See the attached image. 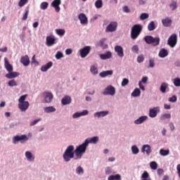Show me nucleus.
<instances>
[{"instance_id":"f257e3e1","label":"nucleus","mask_w":180,"mask_h":180,"mask_svg":"<svg viewBox=\"0 0 180 180\" xmlns=\"http://www.w3.org/2000/svg\"><path fill=\"white\" fill-rule=\"evenodd\" d=\"M65 162H70L72 158L75 160V147L74 145L68 146L63 154Z\"/></svg>"},{"instance_id":"f03ea898","label":"nucleus","mask_w":180,"mask_h":180,"mask_svg":"<svg viewBox=\"0 0 180 180\" xmlns=\"http://www.w3.org/2000/svg\"><path fill=\"white\" fill-rule=\"evenodd\" d=\"M87 148L88 146H86L84 141L82 144L77 146L75 149V160H81L84 154L86 153Z\"/></svg>"},{"instance_id":"7ed1b4c3","label":"nucleus","mask_w":180,"mask_h":180,"mask_svg":"<svg viewBox=\"0 0 180 180\" xmlns=\"http://www.w3.org/2000/svg\"><path fill=\"white\" fill-rule=\"evenodd\" d=\"M30 137H32V133H29L28 135L22 134L15 136L12 139L13 144H18L19 143L25 144V143L29 141Z\"/></svg>"},{"instance_id":"20e7f679","label":"nucleus","mask_w":180,"mask_h":180,"mask_svg":"<svg viewBox=\"0 0 180 180\" xmlns=\"http://www.w3.org/2000/svg\"><path fill=\"white\" fill-rule=\"evenodd\" d=\"M141 32H143V26L140 24L134 25L131 29V39L136 40Z\"/></svg>"},{"instance_id":"39448f33","label":"nucleus","mask_w":180,"mask_h":180,"mask_svg":"<svg viewBox=\"0 0 180 180\" xmlns=\"http://www.w3.org/2000/svg\"><path fill=\"white\" fill-rule=\"evenodd\" d=\"M86 146H89V144H98L99 143V136H95L90 138H87L84 140Z\"/></svg>"},{"instance_id":"423d86ee","label":"nucleus","mask_w":180,"mask_h":180,"mask_svg":"<svg viewBox=\"0 0 180 180\" xmlns=\"http://www.w3.org/2000/svg\"><path fill=\"white\" fill-rule=\"evenodd\" d=\"M117 29V22L112 21L110 22V24L107 26L105 29V32H116V30Z\"/></svg>"},{"instance_id":"0eeeda50","label":"nucleus","mask_w":180,"mask_h":180,"mask_svg":"<svg viewBox=\"0 0 180 180\" xmlns=\"http://www.w3.org/2000/svg\"><path fill=\"white\" fill-rule=\"evenodd\" d=\"M25 157L28 162H34V160H36V156L30 150L25 151Z\"/></svg>"},{"instance_id":"6e6552de","label":"nucleus","mask_w":180,"mask_h":180,"mask_svg":"<svg viewBox=\"0 0 180 180\" xmlns=\"http://www.w3.org/2000/svg\"><path fill=\"white\" fill-rule=\"evenodd\" d=\"M176 34H172L167 40V44L174 48V46H176Z\"/></svg>"},{"instance_id":"1a4fd4ad","label":"nucleus","mask_w":180,"mask_h":180,"mask_svg":"<svg viewBox=\"0 0 180 180\" xmlns=\"http://www.w3.org/2000/svg\"><path fill=\"white\" fill-rule=\"evenodd\" d=\"M79 52L82 58H85L91 53V46H85L80 49Z\"/></svg>"},{"instance_id":"9d476101","label":"nucleus","mask_w":180,"mask_h":180,"mask_svg":"<svg viewBox=\"0 0 180 180\" xmlns=\"http://www.w3.org/2000/svg\"><path fill=\"white\" fill-rule=\"evenodd\" d=\"M115 94H116V89L112 86H107L103 92V95H111V96H113Z\"/></svg>"},{"instance_id":"9b49d317","label":"nucleus","mask_w":180,"mask_h":180,"mask_svg":"<svg viewBox=\"0 0 180 180\" xmlns=\"http://www.w3.org/2000/svg\"><path fill=\"white\" fill-rule=\"evenodd\" d=\"M115 53H117L118 57H120L121 58H123V57H124L123 47H122L121 46H115Z\"/></svg>"},{"instance_id":"f8f14e48","label":"nucleus","mask_w":180,"mask_h":180,"mask_svg":"<svg viewBox=\"0 0 180 180\" xmlns=\"http://www.w3.org/2000/svg\"><path fill=\"white\" fill-rule=\"evenodd\" d=\"M78 19L80 20L81 25H87L88 24V18L84 13H80L78 16Z\"/></svg>"},{"instance_id":"ddd939ff","label":"nucleus","mask_w":180,"mask_h":180,"mask_svg":"<svg viewBox=\"0 0 180 180\" xmlns=\"http://www.w3.org/2000/svg\"><path fill=\"white\" fill-rule=\"evenodd\" d=\"M60 5H61V0H54L51 3V6L55 8L56 12H59L60 11Z\"/></svg>"},{"instance_id":"4468645a","label":"nucleus","mask_w":180,"mask_h":180,"mask_svg":"<svg viewBox=\"0 0 180 180\" xmlns=\"http://www.w3.org/2000/svg\"><path fill=\"white\" fill-rule=\"evenodd\" d=\"M21 64L24 65L25 67H27L30 64V59H29V56L25 55L20 58Z\"/></svg>"},{"instance_id":"2eb2a0df","label":"nucleus","mask_w":180,"mask_h":180,"mask_svg":"<svg viewBox=\"0 0 180 180\" xmlns=\"http://www.w3.org/2000/svg\"><path fill=\"white\" fill-rule=\"evenodd\" d=\"M18 107L21 112H25L29 108V102L25 101L24 103H19Z\"/></svg>"},{"instance_id":"dca6fc26","label":"nucleus","mask_w":180,"mask_h":180,"mask_svg":"<svg viewBox=\"0 0 180 180\" xmlns=\"http://www.w3.org/2000/svg\"><path fill=\"white\" fill-rule=\"evenodd\" d=\"M151 146H150V145L146 144L142 146L141 152L146 153L147 155H150V154H151Z\"/></svg>"},{"instance_id":"f3484780","label":"nucleus","mask_w":180,"mask_h":180,"mask_svg":"<svg viewBox=\"0 0 180 180\" xmlns=\"http://www.w3.org/2000/svg\"><path fill=\"white\" fill-rule=\"evenodd\" d=\"M4 61H5V68L6 70L8 72H12V71H13V67L12 66V65H11L9 63V61L8 60V58H4Z\"/></svg>"},{"instance_id":"a211bd4d","label":"nucleus","mask_w":180,"mask_h":180,"mask_svg":"<svg viewBox=\"0 0 180 180\" xmlns=\"http://www.w3.org/2000/svg\"><path fill=\"white\" fill-rule=\"evenodd\" d=\"M162 23L165 27H169V26L172 25V20L167 17L165 19L162 20Z\"/></svg>"},{"instance_id":"6ab92c4d","label":"nucleus","mask_w":180,"mask_h":180,"mask_svg":"<svg viewBox=\"0 0 180 180\" xmlns=\"http://www.w3.org/2000/svg\"><path fill=\"white\" fill-rule=\"evenodd\" d=\"M52 67H53V62L50 61L46 65L41 66V71H42V72H46V71H47L48 70H50V68H51Z\"/></svg>"},{"instance_id":"aec40b11","label":"nucleus","mask_w":180,"mask_h":180,"mask_svg":"<svg viewBox=\"0 0 180 180\" xmlns=\"http://www.w3.org/2000/svg\"><path fill=\"white\" fill-rule=\"evenodd\" d=\"M71 101V97L70 96H65L61 100V103L63 105H70Z\"/></svg>"},{"instance_id":"412c9836","label":"nucleus","mask_w":180,"mask_h":180,"mask_svg":"<svg viewBox=\"0 0 180 180\" xmlns=\"http://www.w3.org/2000/svg\"><path fill=\"white\" fill-rule=\"evenodd\" d=\"M44 101L46 103H50L53 101V94L45 92Z\"/></svg>"},{"instance_id":"4be33fe9","label":"nucleus","mask_w":180,"mask_h":180,"mask_svg":"<svg viewBox=\"0 0 180 180\" xmlns=\"http://www.w3.org/2000/svg\"><path fill=\"white\" fill-rule=\"evenodd\" d=\"M6 78L8 79H12V78H16V77H19V72H8V74L5 75Z\"/></svg>"},{"instance_id":"5701e85b","label":"nucleus","mask_w":180,"mask_h":180,"mask_svg":"<svg viewBox=\"0 0 180 180\" xmlns=\"http://www.w3.org/2000/svg\"><path fill=\"white\" fill-rule=\"evenodd\" d=\"M84 172L85 170L84 169V167L82 166H78L75 169V174L76 175H79V176L84 175Z\"/></svg>"},{"instance_id":"b1692460","label":"nucleus","mask_w":180,"mask_h":180,"mask_svg":"<svg viewBox=\"0 0 180 180\" xmlns=\"http://www.w3.org/2000/svg\"><path fill=\"white\" fill-rule=\"evenodd\" d=\"M146 120H147V116L143 115V116H141L139 117L138 119H136L134 123L135 124H141V123L146 122Z\"/></svg>"},{"instance_id":"393cba45","label":"nucleus","mask_w":180,"mask_h":180,"mask_svg":"<svg viewBox=\"0 0 180 180\" xmlns=\"http://www.w3.org/2000/svg\"><path fill=\"white\" fill-rule=\"evenodd\" d=\"M108 75H113V70H106V71H103L100 72L99 76L101 78H105L108 77Z\"/></svg>"},{"instance_id":"a878e982","label":"nucleus","mask_w":180,"mask_h":180,"mask_svg":"<svg viewBox=\"0 0 180 180\" xmlns=\"http://www.w3.org/2000/svg\"><path fill=\"white\" fill-rule=\"evenodd\" d=\"M112 58V52L108 51L105 53L100 54V58L101 60H108Z\"/></svg>"},{"instance_id":"bb28decb","label":"nucleus","mask_w":180,"mask_h":180,"mask_svg":"<svg viewBox=\"0 0 180 180\" xmlns=\"http://www.w3.org/2000/svg\"><path fill=\"white\" fill-rule=\"evenodd\" d=\"M55 42H56V39H54V37H50V36L46 37L47 46H53V44H54Z\"/></svg>"},{"instance_id":"cd10ccee","label":"nucleus","mask_w":180,"mask_h":180,"mask_svg":"<svg viewBox=\"0 0 180 180\" xmlns=\"http://www.w3.org/2000/svg\"><path fill=\"white\" fill-rule=\"evenodd\" d=\"M108 180H122V176L119 174H112L108 177Z\"/></svg>"},{"instance_id":"c85d7f7f","label":"nucleus","mask_w":180,"mask_h":180,"mask_svg":"<svg viewBox=\"0 0 180 180\" xmlns=\"http://www.w3.org/2000/svg\"><path fill=\"white\" fill-rule=\"evenodd\" d=\"M105 175H112L114 174H116V172L113 169V168L110 167H107L105 169Z\"/></svg>"},{"instance_id":"c756f323","label":"nucleus","mask_w":180,"mask_h":180,"mask_svg":"<svg viewBox=\"0 0 180 180\" xmlns=\"http://www.w3.org/2000/svg\"><path fill=\"white\" fill-rule=\"evenodd\" d=\"M168 56V51L165 49H162L159 52V57L164 58Z\"/></svg>"},{"instance_id":"7c9ffc66","label":"nucleus","mask_w":180,"mask_h":180,"mask_svg":"<svg viewBox=\"0 0 180 180\" xmlns=\"http://www.w3.org/2000/svg\"><path fill=\"white\" fill-rule=\"evenodd\" d=\"M131 151L134 155H137L139 153H140V149H139V147L137 146L134 145L131 147Z\"/></svg>"},{"instance_id":"2f4dec72","label":"nucleus","mask_w":180,"mask_h":180,"mask_svg":"<svg viewBox=\"0 0 180 180\" xmlns=\"http://www.w3.org/2000/svg\"><path fill=\"white\" fill-rule=\"evenodd\" d=\"M159 154L162 155V157H167V155H169V150L160 149L159 151Z\"/></svg>"},{"instance_id":"473e14b6","label":"nucleus","mask_w":180,"mask_h":180,"mask_svg":"<svg viewBox=\"0 0 180 180\" xmlns=\"http://www.w3.org/2000/svg\"><path fill=\"white\" fill-rule=\"evenodd\" d=\"M44 112L46 113H52L56 112V108L53 107V106H49V107H46L44 108Z\"/></svg>"},{"instance_id":"72a5a7b5","label":"nucleus","mask_w":180,"mask_h":180,"mask_svg":"<svg viewBox=\"0 0 180 180\" xmlns=\"http://www.w3.org/2000/svg\"><path fill=\"white\" fill-rule=\"evenodd\" d=\"M160 37H155V38L153 37L151 44H153V46H156L160 44Z\"/></svg>"},{"instance_id":"f704fd0d","label":"nucleus","mask_w":180,"mask_h":180,"mask_svg":"<svg viewBox=\"0 0 180 180\" xmlns=\"http://www.w3.org/2000/svg\"><path fill=\"white\" fill-rule=\"evenodd\" d=\"M167 88H168V84L162 83L160 86V91L162 92V94H165V92H167Z\"/></svg>"},{"instance_id":"c9c22d12","label":"nucleus","mask_w":180,"mask_h":180,"mask_svg":"<svg viewBox=\"0 0 180 180\" xmlns=\"http://www.w3.org/2000/svg\"><path fill=\"white\" fill-rule=\"evenodd\" d=\"M143 40H145V41L147 44H151V43L153 41V37L150 36V35H147V36L144 37Z\"/></svg>"},{"instance_id":"e433bc0d","label":"nucleus","mask_w":180,"mask_h":180,"mask_svg":"<svg viewBox=\"0 0 180 180\" xmlns=\"http://www.w3.org/2000/svg\"><path fill=\"white\" fill-rule=\"evenodd\" d=\"M148 30L149 32H153V30H155V24L154 21H151L148 25Z\"/></svg>"},{"instance_id":"4c0bfd02","label":"nucleus","mask_w":180,"mask_h":180,"mask_svg":"<svg viewBox=\"0 0 180 180\" xmlns=\"http://www.w3.org/2000/svg\"><path fill=\"white\" fill-rule=\"evenodd\" d=\"M90 71L93 75H98V68L96 65H92L90 68Z\"/></svg>"},{"instance_id":"58836bf2","label":"nucleus","mask_w":180,"mask_h":180,"mask_svg":"<svg viewBox=\"0 0 180 180\" xmlns=\"http://www.w3.org/2000/svg\"><path fill=\"white\" fill-rule=\"evenodd\" d=\"M141 91L139 89H135L134 91L131 93V96L137 97L140 96Z\"/></svg>"},{"instance_id":"ea45409f","label":"nucleus","mask_w":180,"mask_h":180,"mask_svg":"<svg viewBox=\"0 0 180 180\" xmlns=\"http://www.w3.org/2000/svg\"><path fill=\"white\" fill-rule=\"evenodd\" d=\"M103 5V3L102 2V0H97L95 3V6L97 8V9H101Z\"/></svg>"},{"instance_id":"a19ab883","label":"nucleus","mask_w":180,"mask_h":180,"mask_svg":"<svg viewBox=\"0 0 180 180\" xmlns=\"http://www.w3.org/2000/svg\"><path fill=\"white\" fill-rule=\"evenodd\" d=\"M108 113H95L94 117L96 119H102V117H105Z\"/></svg>"},{"instance_id":"79ce46f5","label":"nucleus","mask_w":180,"mask_h":180,"mask_svg":"<svg viewBox=\"0 0 180 180\" xmlns=\"http://www.w3.org/2000/svg\"><path fill=\"white\" fill-rule=\"evenodd\" d=\"M150 167L151 169L155 170V169H157V168H158V164H157V162L155 161L150 162Z\"/></svg>"},{"instance_id":"37998d69","label":"nucleus","mask_w":180,"mask_h":180,"mask_svg":"<svg viewBox=\"0 0 180 180\" xmlns=\"http://www.w3.org/2000/svg\"><path fill=\"white\" fill-rule=\"evenodd\" d=\"M56 32L58 36H64L65 34V30L63 29L56 30Z\"/></svg>"},{"instance_id":"c03bdc74","label":"nucleus","mask_w":180,"mask_h":180,"mask_svg":"<svg viewBox=\"0 0 180 180\" xmlns=\"http://www.w3.org/2000/svg\"><path fill=\"white\" fill-rule=\"evenodd\" d=\"M169 8L172 9V11H175L176 9V1H172V3L169 4Z\"/></svg>"},{"instance_id":"a18cd8bd","label":"nucleus","mask_w":180,"mask_h":180,"mask_svg":"<svg viewBox=\"0 0 180 180\" xmlns=\"http://www.w3.org/2000/svg\"><path fill=\"white\" fill-rule=\"evenodd\" d=\"M26 98H27V94H25V95H22L20 97V98L18 99V102L19 103H25L26 101Z\"/></svg>"},{"instance_id":"49530a36","label":"nucleus","mask_w":180,"mask_h":180,"mask_svg":"<svg viewBox=\"0 0 180 180\" xmlns=\"http://www.w3.org/2000/svg\"><path fill=\"white\" fill-rule=\"evenodd\" d=\"M86 113H75L72 115L73 119H78V117H81V116H86Z\"/></svg>"},{"instance_id":"de8ad7c7","label":"nucleus","mask_w":180,"mask_h":180,"mask_svg":"<svg viewBox=\"0 0 180 180\" xmlns=\"http://www.w3.org/2000/svg\"><path fill=\"white\" fill-rule=\"evenodd\" d=\"M40 8L43 9V11H46V9L49 8V4L47 2H42L40 5Z\"/></svg>"},{"instance_id":"09e8293b","label":"nucleus","mask_w":180,"mask_h":180,"mask_svg":"<svg viewBox=\"0 0 180 180\" xmlns=\"http://www.w3.org/2000/svg\"><path fill=\"white\" fill-rule=\"evenodd\" d=\"M160 112V108L155 107L152 109H150L149 113H159Z\"/></svg>"},{"instance_id":"8fccbe9b","label":"nucleus","mask_w":180,"mask_h":180,"mask_svg":"<svg viewBox=\"0 0 180 180\" xmlns=\"http://www.w3.org/2000/svg\"><path fill=\"white\" fill-rule=\"evenodd\" d=\"M18 85V83L16 82V80L11 79L8 82V86H16Z\"/></svg>"},{"instance_id":"3c124183","label":"nucleus","mask_w":180,"mask_h":180,"mask_svg":"<svg viewBox=\"0 0 180 180\" xmlns=\"http://www.w3.org/2000/svg\"><path fill=\"white\" fill-rule=\"evenodd\" d=\"M140 19L141 20H145V19H148V14L146 13H141L140 15Z\"/></svg>"},{"instance_id":"603ef678","label":"nucleus","mask_w":180,"mask_h":180,"mask_svg":"<svg viewBox=\"0 0 180 180\" xmlns=\"http://www.w3.org/2000/svg\"><path fill=\"white\" fill-rule=\"evenodd\" d=\"M64 57V55H63V53L61 51H58L56 54V58L57 60H60V58H63Z\"/></svg>"},{"instance_id":"864d4df0","label":"nucleus","mask_w":180,"mask_h":180,"mask_svg":"<svg viewBox=\"0 0 180 180\" xmlns=\"http://www.w3.org/2000/svg\"><path fill=\"white\" fill-rule=\"evenodd\" d=\"M171 117V114H164L160 117L161 120H165V119H169Z\"/></svg>"},{"instance_id":"5fc2aeb1","label":"nucleus","mask_w":180,"mask_h":180,"mask_svg":"<svg viewBox=\"0 0 180 180\" xmlns=\"http://www.w3.org/2000/svg\"><path fill=\"white\" fill-rule=\"evenodd\" d=\"M41 120V118L34 120L30 123V126H34L35 124H37V123H39V122H40Z\"/></svg>"},{"instance_id":"6e6d98bb","label":"nucleus","mask_w":180,"mask_h":180,"mask_svg":"<svg viewBox=\"0 0 180 180\" xmlns=\"http://www.w3.org/2000/svg\"><path fill=\"white\" fill-rule=\"evenodd\" d=\"M174 84L175 86H180V79L176 77L174 79Z\"/></svg>"},{"instance_id":"4d7b16f0","label":"nucleus","mask_w":180,"mask_h":180,"mask_svg":"<svg viewBox=\"0 0 180 180\" xmlns=\"http://www.w3.org/2000/svg\"><path fill=\"white\" fill-rule=\"evenodd\" d=\"M27 1L29 0H20L18 5L19 6L22 7V6H25V5H26V4H27Z\"/></svg>"},{"instance_id":"13d9d810","label":"nucleus","mask_w":180,"mask_h":180,"mask_svg":"<svg viewBox=\"0 0 180 180\" xmlns=\"http://www.w3.org/2000/svg\"><path fill=\"white\" fill-rule=\"evenodd\" d=\"M138 63H143L144 61V56L143 55H140L137 58Z\"/></svg>"},{"instance_id":"bf43d9fd","label":"nucleus","mask_w":180,"mask_h":180,"mask_svg":"<svg viewBox=\"0 0 180 180\" xmlns=\"http://www.w3.org/2000/svg\"><path fill=\"white\" fill-rule=\"evenodd\" d=\"M131 51L134 53H139V46L137 45L133 46L132 48H131Z\"/></svg>"},{"instance_id":"052dcab7","label":"nucleus","mask_w":180,"mask_h":180,"mask_svg":"<svg viewBox=\"0 0 180 180\" xmlns=\"http://www.w3.org/2000/svg\"><path fill=\"white\" fill-rule=\"evenodd\" d=\"M127 84H129V79L127 78L123 79V80L122 82V86H126V85H127Z\"/></svg>"},{"instance_id":"680f3d73","label":"nucleus","mask_w":180,"mask_h":180,"mask_svg":"<svg viewBox=\"0 0 180 180\" xmlns=\"http://www.w3.org/2000/svg\"><path fill=\"white\" fill-rule=\"evenodd\" d=\"M28 15H29V10H26L25 14H24L23 16H22V20H26V19H27Z\"/></svg>"},{"instance_id":"e2e57ef3","label":"nucleus","mask_w":180,"mask_h":180,"mask_svg":"<svg viewBox=\"0 0 180 180\" xmlns=\"http://www.w3.org/2000/svg\"><path fill=\"white\" fill-rule=\"evenodd\" d=\"M176 96H172L169 98V102H176Z\"/></svg>"},{"instance_id":"0e129e2a","label":"nucleus","mask_w":180,"mask_h":180,"mask_svg":"<svg viewBox=\"0 0 180 180\" xmlns=\"http://www.w3.org/2000/svg\"><path fill=\"white\" fill-rule=\"evenodd\" d=\"M155 65L154 63V59H150L149 60V67H150V68H153Z\"/></svg>"},{"instance_id":"69168bd1","label":"nucleus","mask_w":180,"mask_h":180,"mask_svg":"<svg viewBox=\"0 0 180 180\" xmlns=\"http://www.w3.org/2000/svg\"><path fill=\"white\" fill-rule=\"evenodd\" d=\"M67 56H70V54H72V50L71 49H68L65 51Z\"/></svg>"},{"instance_id":"338daca9","label":"nucleus","mask_w":180,"mask_h":180,"mask_svg":"<svg viewBox=\"0 0 180 180\" xmlns=\"http://www.w3.org/2000/svg\"><path fill=\"white\" fill-rule=\"evenodd\" d=\"M124 12H126V13H129L130 9L127 6H124Z\"/></svg>"},{"instance_id":"774afa93","label":"nucleus","mask_w":180,"mask_h":180,"mask_svg":"<svg viewBox=\"0 0 180 180\" xmlns=\"http://www.w3.org/2000/svg\"><path fill=\"white\" fill-rule=\"evenodd\" d=\"M161 133H162V136H167V129L163 128V129H162Z\"/></svg>"}]
</instances>
